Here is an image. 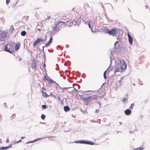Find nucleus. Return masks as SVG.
Returning a JSON list of instances; mask_svg holds the SVG:
<instances>
[{
	"instance_id": "nucleus-14",
	"label": "nucleus",
	"mask_w": 150,
	"mask_h": 150,
	"mask_svg": "<svg viewBox=\"0 0 150 150\" xmlns=\"http://www.w3.org/2000/svg\"><path fill=\"white\" fill-rule=\"evenodd\" d=\"M37 63L36 62H33L31 64V67L32 69H35Z\"/></svg>"
},
{
	"instance_id": "nucleus-20",
	"label": "nucleus",
	"mask_w": 150,
	"mask_h": 150,
	"mask_svg": "<svg viewBox=\"0 0 150 150\" xmlns=\"http://www.w3.org/2000/svg\"><path fill=\"white\" fill-rule=\"evenodd\" d=\"M26 33L25 31H23L21 32V34L22 36H24L25 35Z\"/></svg>"
},
{
	"instance_id": "nucleus-11",
	"label": "nucleus",
	"mask_w": 150,
	"mask_h": 150,
	"mask_svg": "<svg viewBox=\"0 0 150 150\" xmlns=\"http://www.w3.org/2000/svg\"><path fill=\"white\" fill-rule=\"evenodd\" d=\"M65 22V26H71L73 25V23H71V21L69 19H68L67 21Z\"/></svg>"
},
{
	"instance_id": "nucleus-30",
	"label": "nucleus",
	"mask_w": 150,
	"mask_h": 150,
	"mask_svg": "<svg viewBox=\"0 0 150 150\" xmlns=\"http://www.w3.org/2000/svg\"><path fill=\"white\" fill-rule=\"evenodd\" d=\"M99 110L98 109H97L95 111V112L96 113H98L99 112Z\"/></svg>"
},
{
	"instance_id": "nucleus-33",
	"label": "nucleus",
	"mask_w": 150,
	"mask_h": 150,
	"mask_svg": "<svg viewBox=\"0 0 150 150\" xmlns=\"http://www.w3.org/2000/svg\"><path fill=\"white\" fill-rule=\"evenodd\" d=\"M138 150H143V149L142 148H139Z\"/></svg>"
},
{
	"instance_id": "nucleus-8",
	"label": "nucleus",
	"mask_w": 150,
	"mask_h": 150,
	"mask_svg": "<svg viewBox=\"0 0 150 150\" xmlns=\"http://www.w3.org/2000/svg\"><path fill=\"white\" fill-rule=\"evenodd\" d=\"M57 25H58V27L59 29H62V28H64L65 26V22L62 21H57L56 22Z\"/></svg>"
},
{
	"instance_id": "nucleus-16",
	"label": "nucleus",
	"mask_w": 150,
	"mask_h": 150,
	"mask_svg": "<svg viewBox=\"0 0 150 150\" xmlns=\"http://www.w3.org/2000/svg\"><path fill=\"white\" fill-rule=\"evenodd\" d=\"M12 146L11 145H9L7 147H1L0 148V150H5L8 149L9 148H11Z\"/></svg>"
},
{
	"instance_id": "nucleus-27",
	"label": "nucleus",
	"mask_w": 150,
	"mask_h": 150,
	"mask_svg": "<svg viewBox=\"0 0 150 150\" xmlns=\"http://www.w3.org/2000/svg\"><path fill=\"white\" fill-rule=\"evenodd\" d=\"M21 142V140L20 139V140H19L18 141H17L16 142H15V143H18L19 142Z\"/></svg>"
},
{
	"instance_id": "nucleus-28",
	"label": "nucleus",
	"mask_w": 150,
	"mask_h": 150,
	"mask_svg": "<svg viewBox=\"0 0 150 150\" xmlns=\"http://www.w3.org/2000/svg\"><path fill=\"white\" fill-rule=\"evenodd\" d=\"M45 90V89L44 88L43 89V90L42 89V94H46V93L43 91V90Z\"/></svg>"
},
{
	"instance_id": "nucleus-12",
	"label": "nucleus",
	"mask_w": 150,
	"mask_h": 150,
	"mask_svg": "<svg viewBox=\"0 0 150 150\" xmlns=\"http://www.w3.org/2000/svg\"><path fill=\"white\" fill-rule=\"evenodd\" d=\"M127 35L129 38V43L130 44H132V41L133 40L132 38L129 34L128 33Z\"/></svg>"
},
{
	"instance_id": "nucleus-39",
	"label": "nucleus",
	"mask_w": 150,
	"mask_h": 150,
	"mask_svg": "<svg viewBox=\"0 0 150 150\" xmlns=\"http://www.w3.org/2000/svg\"><path fill=\"white\" fill-rule=\"evenodd\" d=\"M134 150H138V148H137V149H134Z\"/></svg>"
},
{
	"instance_id": "nucleus-23",
	"label": "nucleus",
	"mask_w": 150,
	"mask_h": 150,
	"mask_svg": "<svg viewBox=\"0 0 150 150\" xmlns=\"http://www.w3.org/2000/svg\"><path fill=\"white\" fill-rule=\"evenodd\" d=\"M88 25L90 28L91 29L92 26L91 25V24L90 22H89L88 23Z\"/></svg>"
},
{
	"instance_id": "nucleus-13",
	"label": "nucleus",
	"mask_w": 150,
	"mask_h": 150,
	"mask_svg": "<svg viewBox=\"0 0 150 150\" xmlns=\"http://www.w3.org/2000/svg\"><path fill=\"white\" fill-rule=\"evenodd\" d=\"M42 40L40 39H38L36 40L34 42L33 44V46L34 47H35L36 45L39 42L42 41Z\"/></svg>"
},
{
	"instance_id": "nucleus-6",
	"label": "nucleus",
	"mask_w": 150,
	"mask_h": 150,
	"mask_svg": "<svg viewBox=\"0 0 150 150\" xmlns=\"http://www.w3.org/2000/svg\"><path fill=\"white\" fill-rule=\"evenodd\" d=\"M66 91L68 92V93L71 94H76L77 93H79L77 92V90L74 88H67Z\"/></svg>"
},
{
	"instance_id": "nucleus-22",
	"label": "nucleus",
	"mask_w": 150,
	"mask_h": 150,
	"mask_svg": "<svg viewBox=\"0 0 150 150\" xmlns=\"http://www.w3.org/2000/svg\"><path fill=\"white\" fill-rule=\"evenodd\" d=\"M134 106V104L132 103L131 104V106H130L129 108L130 109H132L133 108V107Z\"/></svg>"
},
{
	"instance_id": "nucleus-21",
	"label": "nucleus",
	"mask_w": 150,
	"mask_h": 150,
	"mask_svg": "<svg viewBox=\"0 0 150 150\" xmlns=\"http://www.w3.org/2000/svg\"><path fill=\"white\" fill-rule=\"evenodd\" d=\"M45 117V116L44 114H42L41 116V118L42 119L44 120Z\"/></svg>"
},
{
	"instance_id": "nucleus-40",
	"label": "nucleus",
	"mask_w": 150,
	"mask_h": 150,
	"mask_svg": "<svg viewBox=\"0 0 150 150\" xmlns=\"http://www.w3.org/2000/svg\"><path fill=\"white\" fill-rule=\"evenodd\" d=\"M46 95H47V94H45V96H46Z\"/></svg>"
},
{
	"instance_id": "nucleus-43",
	"label": "nucleus",
	"mask_w": 150,
	"mask_h": 150,
	"mask_svg": "<svg viewBox=\"0 0 150 150\" xmlns=\"http://www.w3.org/2000/svg\"><path fill=\"white\" fill-rule=\"evenodd\" d=\"M38 30L40 31V29H38Z\"/></svg>"
},
{
	"instance_id": "nucleus-38",
	"label": "nucleus",
	"mask_w": 150,
	"mask_h": 150,
	"mask_svg": "<svg viewBox=\"0 0 150 150\" xmlns=\"http://www.w3.org/2000/svg\"><path fill=\"white\" fill-rule=\"evenodd\" d=\"M79 93H83V91H79Z\"/></svg>"
},
{
	"instance_id": "nucleus-1",
	"label": "nucleus",
	"mask_w": 150,
	"mask_h": 150,
	"mask_svg": "<svg viewBox=\"0 0 150 150\" xmlns=\"http://www.w3.org/2000/svg\"><path fill=\"white\" fill-rule=\"evenodd\" d=\"M119 61L120 62L115 65V73L120 71L123 72L126 68L127 64L125 61H123V64L120 60H119Z\"/></svg>"
},
{
	"instance_id": "nucleus-26",
	"label": "nucleus",
	"mask_w": 150,
	"mask_h": 150,
	"mask_svg": "<svg viewBox=\"0 0 150 150\" xmlns=\"http://www.w3.org/2000/svg\"><path fill=\"white\" fill-rule=\"evenodd\" d=\"M10 2V0H6V4L7 5H8Z\"/></svg>"
},
{
	"instance_id": "nucleus-29",
	"label": "nucleus",
	"mask_w": 150,
	"mask_h": 150,
	"mask_svg": "<svg viewBox=\"0 0 150 150\" xmlns=\"http://www.w3.org/2000/svg\"><path fill=\"white\" fill-rule=\"evenodd\" d=\"M105 71L104 72V73H103V75H104V77L105 79H106V76H105Z\"/></svg>"
},
{
	"instance_id": "nucleus-35",
	"label": "nucleus",
	"mask_w": 150,
	"mask_h": 150,
	"mask_svg": "<svg viewBox=\"0 0 150 150\" xmlns=\"http://www.w3.org/2000/svg\"><path fill=\"white\" fill-rule=\"evenodd\" d=\"M33 142V141L29 142H27L26 143L27 144H28V143H32V142Z\"/></svg>"
},
{
	"instance_id": "nucleus-10",
	"label": "nucleus",
	"mask_w": 150,
	"mask_h": 150,
	"mask_svg": "<svg viewBox=\"0 0 150 150\" xmlns=\"http://www.w3.org/2000/svg\"><path fill=\"white\" fill-rule=\"evenodd\" d=\"M57 23H56L54 25V26L52 27V29L53 31L54 32H57L59 30L58 27V25H57Z\"/></svg>"
},
{
	"instance_id": "nucleus-36",
	"label": "nucleus",
	"mask_w": 150,
	"mask_h": 150,
	"mask_svg": "<svg viewBox=\"0 0 150 150\" xmlns=\"http://www.w3.org/2000/svg\"><path fill=\"white\" fill-rule=\"evenodd\" d=\"M50 18H51V17L50 16L47 17V19H49Z\"/></svg>"
},
{
	"instance_id": "nucleus-41",
	"label": "nucleus",
	"mask_w": 150,
	"mask_h": 150,
	"mask_svg": "<svg viewBox=\"0 0 150 150\" xmlns=\"http://www.w3.org/2000/svg\"><path fill=\"white\" fill-rule=\"evenodd\" d=\"M117 42H118L117 41V42H116L115 43H117Z\"/></svg>"
},
{
	"instance_id": "nucleus-37",
	"label": "nucleus",
	"mask_w": 150,
	"mask_h": 150,
	"mask_svg": "<svg viewBox=\"0 0 150 150\" xmlns=\"http://www.w3.org/2000/svg\"><path fill=\"white\" fill-rule=\"evenodd\" d=\"M25 138V137H21V139H24Z\"/></svg>"
},
{
	"instance_id": "nucleus-45",
	"label": "nucleus",
	"mask_w": 150,
	"mask_h": 150,
	"mask_svg": "<svg viewBox=\"0 0 150 150\" xmlns=\"http://www.w3.org/2000/svg\"><path fill=\"white\" fill-rule=\"evenodd\" d=\"M77 98H78V96H77Z\"/></svg>"
},
{
	"instance_id": "nucleus-4",
	"label": "nucleus",
	"mask_w": 150,
	"mask_h": 150,
	"mask_svg": "<svg viewBox=\"0 0 150 150\" xmlns=\"http://www.w3.org/2000/svg\"><path fill=\"white\" fill-rule=\"evenodd\" d=\"M56 83L54 81L47 76V87H52Z\"/></svg>"
},
{
	"instance_id": "nucleus-19",
	"label": "nucleus",
	"mask_w": 150,
	"mask_h": 150,
	"mask_svg": "<svg viewBox=\"0 0 150 150\" xmlns=\"http://www.w3.org/2000/svg\"><path fill=\"white\" fill-rule=\"evenodd\" d=\"M20 46V45L18 44H17L15 46V49L16 50H17L19 48Z\"/></svg>"
},
{
	"instance_id": "nucleus-24",
	"label": "nucleus",
	"mask_w": 150,
	"mask_h": 150,
	"mask_svg": "<svg viewBox=\"0 0 150 150\" xmlns=\"http://www.w3.org/2000/svg\"><path fill=\"white\" fill-rule=\"evenodd\" d=\"M42 108L43 109H45L46 108V106L45 105H43L42 106Z\"/></svg>"
},
{
	"instance_id": "nucleus-42",
	"label": "nucleus",
	"mask_w": 150,
	"mask_h": 150,
	"mask_svg": "<svg viewBox=\"0 0 150 150\" xmlns=\"http://www.w3.org/2000/svg\"><path fill=\"white\" fill-rule=\"evenodd\" d=\"M44 65L45 66V63L44 64Z\"/></svg>"
},
{
	"instance_id": "nucleus-34",
	"label": "nucleus",
	"mask_w": 150,
	"mask_h": 150,
	"mask_svg": "<svg viewBox=\"0 0 150 150\" xmlns=\"http://www.w3.org/2000/svg\"><path fill=\"white\" fill-rule=\"evenodd\" d=\"M15 116H16V115L15 114H13L12 115V117H15Z\"/></svg>"
},
{
	"instance_id": "nucleus-18",
	"label": "nucleus",
	"mask_w": 150,
	"mask_h": 150,
	"mask_svg": "<svg viewBox=\"0 0 150 150\" xmlns=\"http://www.w3.org/2000/svg\"><path fill=\"white\" fill-rule=\"evenodd\" d=\"M53 39L52 37H51L49 40L47 42V46H49L50 44L52 42Z\"/></svg>"
},
{
	"instance_id": "nucleus-5",
	"label": "nucleus",
	"mask_w": 150,
	"mask_h": 150,
	"mask_svg": "<svg viewBox=\"0 0 150 150\" xmlns=\"http://www.w3.org/2000/svg\"><path fill=\"white\" fill-rule=\"evenodd\" d=\"M7 32L5 31H3L1 32L0 34V41H5L6 39L5 38L6 37L7 35Z\"/></svg>"
},
{
	"instance_id": "nucleus-17",
	"label": "nucleus",
	"mask_w": 150,
	"mask_h": 150,
	"mask_svg": "<svg viewBox=\"0 0 150 150\" xmlns=\"http://www.w3.org/2000/svg\"><path fill=\"white\" fill-rule=\"evenodd\" d=\"M69 108L68 106H65L64 107V110L65 112H67L69 111Z\"/></svg>"
},
{
	"instance_id": "nucleus-9",
	"label": "nucleus",
	"mask_w": 150,
	"mask_h": 150,
	"mask_svg": "<svg viewBox=\"0 0 150 150\" xmlns=\"http://www.w3.org/2000/svg\"><path fill=\"white\" fill-rule=\"evenodd\" d=\"M106 32L107 33L109 34V35H116L117 34V33H116V30L115 29H112L110 30H109L108 29L106 30Z\"/></svg>"
},
{
	"instance_id": "nucleus-31",
	"label": "nucleus",
	"mask_w": 150,
	"mask_h": 150,
	"mask_svg": "<svg viewBox=\"0 0 150 150\" xmlns=\"http://www.w3.org/2000/svg\"><path fill=\"white\" fill-rule=\"evenodd\" d=\"M47 80V77L46 76H45L44 79H43V80L44 81H45L46 80Z\"/></svg>"
},
{
	"instance_id": "nucleus-7",
	"label": "nucleus",
	"mask_w": 150,
	"mask_h": 150,
	"mask_svg": "<svg viewBox=\"0 0 150 150\" xmlns=\"http://www.w3.org/2000/svg\"><path fill=\"white\" fill-rule=\"evenodd\" d=\"M76 143H80V144H90L91 145H93L94 144V143L93 142L90 141H75V142Z\"/></svg>"
},
{
	"instance_id": "nucleus-25",
	"label": "nucleus",
	"mask_w": 150,
	"mask_h": 150,
	"mask_svg": "<svg viewBox=\"0 0 150 150\" xmlns=\"http://www.w3.org/2000/svg\"><path fill=\"white\" fill-rule=\"evenodd\" d=\"M127 98H124L123 99V101L124 102H126L127 100Z\"/></svg>"
},
{
	"instance_id": "nucleus-2",
	"label": "nucleus",
	"mask_w": 150,
	"mask_h": 150,
	"mask_svg": "<svg viewBox=\"0 0 150 150\" xmlns=\"http://www.w3.org/2000/svg\"><path fill=\"white\" fill-rule=\"evenodd\" d=\"M80 99L83 100L84 102L85 103L86 105H88V102L91 100L93 98L92 96H83V95L79 94Z\"/></svg>"
},
{
	"instance_id": "nucleus-44",
	"label": "nucleus",
	"mask_w": 150,
	"mask_h": 150,
	"mask_svg": "<svg viewBox=\"0 0 150 150\" xmlns=\"http://www.w3.org/2000/svg\"><path fill=\"white\" fill-rule=\"evenodd\" d=\"M46 45H47V44H46L45 45V46H46Z\"/></svg>"
},
{
	"instance_id": "nucleus-3",
	"label": "nucleus",
	"mask_w": 150,
	"mask_h": 150,
	"mask_svg": "<svg viewBox=\"0 0 150 150\" xmlns=\"http://www.w3.org/2000/svg\"><path fill=\"white\" fill-rule=\"evenodd\" d=\"M14 43L13 42H11L9 44H7L4 47L5 51L11 53V51L14 49Z\"/></svg>"
},
{
	"instance_id": "nucleus-15",
	"label": "nucleus",
	"mask_w": 150,
	"mask_h": 150,
	"mask_svg": "<svg viewBox=\"0 0 150 150\" xmlns=\"http://www.w3.org/2000/svg\"><path fill=\"white\" fill-rule=\"evenodd\" d=\"M131 112V111L129 109H127L125 111V113L127 115H130Z\"/></svg>"
},
{
	"instance_id": "nucleus-32",
	"label": "nucleus",
	"mask_w": 150,
	"mask_h": 150,
	"mask_svg": "<svg viewBox=\"0 0 150 150\" xmlns=\"http://www.w3.org/2000/svg\"><path fill=\"white\" fill-rule=\"evenodd\" d=\"M9 142V140L8 138L7 139L6 142Z\"/></svg>"
}]
</instances>
